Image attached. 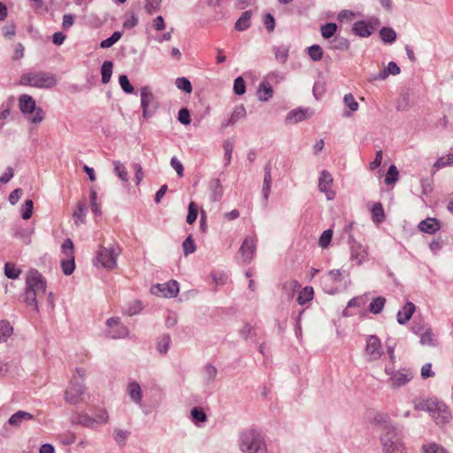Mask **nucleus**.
<instances>
[{
    "label": "nucleus",
    "instance_id": "obj_6",
    "mask_svg": "<svg viewBox=\"0 0 453 453\" xmlns=\"http://www.w3.org/2000/svg\"><path fill=\"white\" fill-rule=\"evenodd\" d=\"M241 449L243 452L257 453L264 445L263 440L255 430H249L242 434Z\"/></svg>",
    "mask_w": 453,
    "mask_h": 453
},
{
    "label": "nucleus",
    "instance_id": "obj_20",
    "mask_svg": "<svg viewBox=\"0 0 453 453\" xmlns=\"http://www.w3.org/2000/svg\"><path fill=\"white\" fill-rule=\"evenodd\" d=\"M34 416L28 412L19 411L9 418V424L11 426H19L24 420H32Z\"/></svg>",
    "mask_w": 453,
    "mask_h": 453
},
{
    "label": "nucleus",
    "instance_id": "obj_49",
    "mask_svg": "<svg viewBox=\"0 0 453 453\" xmlns=\"http://www.w3.org/2000/svg\"><path fill=\"white\" fill-rule=\"evenodd\" d=\"M160 8V0H147L145 9L150 14H153Z\"/></svg>",
    "mask_w": 453,
    "mask_h": 453
},
{
    "label": "nucleus",
    "instance_id": "obj_22",
    "mask_svg": "<svg viewBox=\"0 0 453 453\" xmlns=\"http://www.w3.org/2000/svg\"><path fill=\"white\" fill-rule=\"evenodd\" d=\"M22 271L21 269L12 262H7L4 265V274L7 278L16 280L19 277Z\"/></svg>",
    "mask_w": 453,
    "mask_h": 453
},
{
    "label": "nucleus",
    "instance_id": "obj_37",
    "mask_svg": "<svg viewBox=\"0 0 453 453\" xmlns=\"http://www.w3.org/2000/svg\"><path fill=\"white\" fill-rule=\"evenodd\" d=\"M308 55L313 61H319L323 58V50L319 45L314 44L308 48Z\"/></svg>",
    "mask_w": 453,
    "mask_h": 453
},
{
    "label": "nucleus",
    "instance_id": "obj_50",
    "mask_svg": "<svg viewBox=\"0 0 453 453\" xmlns=\"http://www.w3.org/2000/svg\"><path fill=\"white\" fill-rule=\"evenodd\" d=\"M119 84L125 92L132 93L134 91V88L130 84L128 78L126 75L119 76Z\"/></svg>",
    "mask_w": 453,
    "mask_h": 453
},
{
    "label": "nucleus",
    "instance_id": "obj_40",
    "mask_svg": "<svg viewBox=\"0 0 453 453\" xmlns=\"http://www.w3.org/2000/svg\"><path fill=\"white\" fill-rule=\"evenodd\" d=\"M175 85L179 89L183 90L188 94L192 92L193 88L191 82L185 77L176 79Z\"/></svg>",
    "mask_w": 453,
    "mask_h": 453
},
{
    "label": "nucleus",
    "instance_id": "obj_48",
    "mask_svg": "<svg viewBox=\"0 0 453 453\" xmlns=\"http://www.w3.org/2000/svg\"><path fill=\"white\" fill-rule=\"evenodd\" d=\"M343 101H344V104L351 111H355L358 109V104L357 102L355 100L353 95L351 94H348V95H345L344 98H343Z\"/></svg>",
    "mask_w": 453,
    "mask_h": 453
},
{
    "label": "nucleus",
    "instance_id": "obj_12",
    "mask_svg": "<svg viewBox=\"0 0 453 453\" xmlns=\"http://www.w3.org/2000/svg\"><path fill=\"white\" fill-rule=\"evenodd\" d=\"M108 334L112 338H120L127 333V328L120 323L119 318H111L107 320Z\"/></svg>",
    "mask_w": 453,
    "mask_h": 453
},
{
    "label": "nucleus",
    "instance_id": "obj_56",
    "mask_svg": "<svg viewBox=\"0 0 453 453\" xmlns=\"http://www.w3.org/2000/svg\"><path fill=\"white\" fill-rule=\"evenodd\" d=\"M169 339L168 338H162L160 339L157 343V350L162 353V354H165L166 353L168 348H169Z\"/></svg>",
    "mask_w": 453,
    "mask_h": 453
},
{
    "label": "nucleus",
    "instance_id": "obj_10",
    "mask_svg": "<svg viewBox=\"0 0 453 453\" xmlns=\"http://www.w3.org/2000/svg\"><path fill=\"white\" fill-rule=\"evenodd\" d=\"M379 27L377 20H361L354 24V32L362 37L371 35Z\"/></svg>",
    "mask_w": 453,
    "mask_h": 453
},
{
    "label": "nucleus",
    "instance_id": "obj_42",
    "mask_svg": "<svg viewBox=\"0 0 453 453\" xmlns=\"http://www.w3.org/2000/svg\"><path fill=\"white\" fill-rule=\"evenodd\" d=\"M380 349V342L376 337H370L367 341L366 352L370 355L375 354Z\"/></svg>",
    "mask_w": 453,
    "mask_h": 453
},
{
    "label": "nucleus",
    "instance_id": "obj_58",
    "mask_svg": "<svg viewBox=\"0 0 453 453\" xmlns=\"http://www.w3.org/2000/svg\"><path fill=\"white\" fill-rule=\"evenodd\" d=\"M366 303V301L362 296H357L351 299L348 303V308L351 307H363Z\"/></svg>",
    "mask_w": 453,
    "mask_h": 453
},
{
    "label": "nucleus",
    "instance_id": "obj_44",
    "mask_svg": "<svg viewBox=\"0 0 453 453\" xmlns=\"http://www.w3.org/2000/svg\"><path fill=\"white\" fill-rule=\"evenodd\" d=\"M234 91L238 96H242L245 93L246 83L242 77H238L234 80Z\"/></svg>",
    "mask_w": 453,
    "mask_h": 453
},
{
    "label": "nucleus",
    "instance_id": "obj_4",
    "mask_svg": "<svg viewBox=\"0 0 453 453\" xmlns=\"http://www.w3.org/2000/svg\"><path fill=\"white\" fill-rule=\"evenodd\" d=\"M121 253V248L119 246L102 247L96 257L97 262L104 268L114 269L117 265V257Z\"/></svg>",
    "mask_w": 453,
    "mask_h": 453
},
{
    "label": "nucleus",
    "instance_id": "obj_51",
    "mask_svg": "<svg viewBox=\"0 0 453 453\" xmlns=\"http://www.w3.org/2000/svg\"><path fill=\"white\" fill-rule=\"evenodd\" d=\"M23 56H24V47L20 43L14 45V47L12 49V58L13 60H19L21 58H23Z\"/></svg>",
    "mask_w": 453,
    "mask_h": 453
},
{
    "label": "nucleus",
    "instance_id": "obj_1",
    "mask_svg": "<svg viewBox=\"0 0 453 453\" xmlns=\"http://www.w3.org/2000/svg\"><path fill=\"white\" fill-rule=\"evenodd\" d=\"M46 292V281L36 270H30L26 275V298L31 304L36 305V298Z\"/></svg>",
    "mask_w": 453,
    "mask_h": 453
},
{
    "label": "nucleus",
    "instance_id": "obj_28",
    "mask_svg": "<svg viewBox=\"0 0 453 453\" xmlns=\"http://www.w3.org/2000/svg\"><path fill=\"white\" fill-rule=\"evenodd\" d=\"M337 30V25L332 22L323 25L320 28L321 35L324 39L332 38L336 34Z\"/></svg>",
    "mask_w": 453,
    "mask_h": 453
},
{
    "label": "nucleus",
    "instance_id": "obj_26",
    "mask_svg": "<svg viewBox=\"0 0 453 453\" xmlns=\"http://www.w3.org/2000/svg\"><path fill=\"white\" fill-rule=\"evenodd\" d=\"M314 296V291L311 287L303 288L298 294L297 302L299 304L303 305L311 301Z\"/></svg>",
    "mask_w": 453,
    "mask_h": 453
},
{
    "label": "nucleus",
    "instance_id": "obj_53",
    "mask_svg": "<svg viewBox=\"0 0 453 453\" xmlns=\"http://www.w3.org/2000/svg\"><path fill=\"white\" fill-rule=\"evenodd\" d=\"M90 198V203H91V209L94 211V213L98 214L100 213V206L97 203V196L95 190H91L89 194Z\"/></svg>",
    "mask_w": 453,
    "mask_h": 453
},
{
    "label": "nucleus",
    "instance_id": "obj_2",
    "mask_svg": "<svg viewBox=\"0 0 453 453\" xmlns=\"http://www.w3.org/2000/svg\"><path fill=\"white\" fill-rule=\"evenodd\" d=\"M19 85L37 88H50L56 85V79L52 74L47 73L28 72L20 76Z\"/></svg>",
    "mask_w": 453,
    "mask_h": 453
},
{
    "label": "nucleus",
    "instance_id": "obj_59",
    "mask_svg": "<svg viewBox=\"0 0 453 453\" xmlns=\"http://www.w3.org/2000/svg\"><path fill=\"white\" fill-rule=\"evenodd\" d=\"M434 376V372L432 371V365L426 364L421 368V377L423 379H427Z\"/></svg>",
    "mask_w": 453,
    "mask_h": 453
},
{
    "label": "nucleus",
    "instance_id": "obj_13",
    "mask_svg": "<svg viewBox=\"0 0 453 453\" xmlns=\"http://www.w3.org/2000/svg\"><path fill=\"white\" fill-rule=\"evenodd\" d=\"M438 401L436 398H417L413 401V404L416 410L427 411L431 414L434 408H436Z\"/></svg>",
    "mask_w": 453,
    "mask_h": 453
},
{
    "label": "nucleus",
    "instance_id": "obj_46",
    "mask_svg": "<svg viewBox=\"0 0 453 453\" xmlns=\"http://www.w3.org/2000/svg\"><path fill=\"white\" fill-rule=\"evenodd\" d=\"M185 256L193 253L196 250V244L191 235H189L182 244Z\"/></svg>",
    "mask_w": 453,
    "mask_h": 453
},
{
    "label": "nucleus",
    "instance_id": "obj_43",
    "mask_svg": "<svg viewBox=\"0 0 453 453\" xmlns=\"http://www.w3.org/2000/svg\"><path fill=\"white\" fill-rule=\"evenodd\" d=\"M120 38H121V33L114 32L111 37L101 42L100 47L104 48V49L110 48L115 42H117Z\"/></svg>",
    "mask_w": 453,
    "mask_h": 453
},
{
    "label": "nucleus",
    "instance_id": "obj_35",
    "mask_svg": "<svg viewBox=\"0 0 453 453\" xmlns=\"http://www.w3.org/2000/svg\"><path fill=\"white\" fill-rule=\"evenodd\" d=\"M396 180V167L392 165L386 173L384 181L389 189H392Z\"/></svg>",
    "mask_w": 453,
    "mask_h": 453
},
{
    "label": "nucleus",
    "instance_id": "obj_3",
    "mask_svg": "<svg viewBox=\"0 0 453 453\" xmlns=\"http://www.w3.org/2000/svg\"><path fill=\"white\" fill-rule=\"evenodd\" d=\"M19 107L22 113L32 114L30 120L35 123H40L44 119V112L42 108L36 107L35 100L27 94H23L19 97Z\"/></svg>",
    "mask_w": 453,
    "mask_h": 453
},
{
    "label": "nucleus",
    "instance_id": "obj_41",
    "mask_svg": "<svg viewBox=\"0 0 453 453\" xmlns=\"http://www.w3.org/2000/svg\"><path fill=\"white\" fill-rule=\"evenodd\" d=\"M245 115H246V111L242 105L236 107L234 110V111L232 112L228 122L230 124H234L238 120L243 119L245 117Z\"/></svg>",
    "mask_w": 453,
    "mask_h": 453
},
{
    "label": "nucleus",
    "instance_id": "obj_55",
    "mask_svg": "<svg viewBox=\"0 0 453 453\" xmlns=\"http://www.w3.org/2000/svg\"><path fill=\"white\" fill-rule=\"evenodd\" d=\"M171 165L176 171V173L179 175V177H182L183 176V174H184L183 165L176 157H173L171 159Z\"/></svg>",
    "mask_w": 453,
    "mask_h": 453
},
{
    "label": "nucleus",
    "instance_id": "obj_38",
    "mask_svg": "<svg viewBox=\"0 0 453 453\" xmlns=\"http://www.w3.org/2000/svg\"><path fill=\"white\" fill-rule=\"evenodd\" d=\"M85 203H79L73 211V217L76 224L82 223L85 218Z\"/></svg>",
    "mask_w": 453,
    "mask_h": 453
},
{
    "label": "nucleus",
    "instance_id": "obj_63",
    "mask_svg": "<svg viewBox=\"0 0 453 453\" xmlns=\"http://www.w3.org/2000/svg\"><path fill=\"white\" fill-rule=\"evenodd\" d=\"M264 23L268 31L272 32L274 29L275 21L271 14H266L264 19Z\"/></svg>",
    "mask_w": 453,
    "mask_h": 453
},
{
    "label": "nucleus",
    "instance_id": "obj_16",
    "mask_svg": "<svg viewBox=\"0 0 453 453\" xmlns=\"http://www.w3.org/2000/svg\"><path fill=\"white\" fill-rule=\"evenodd\" d=\"M416 310V306L411 302H406L401 311H398V324H405L409 321Z\"/></svg>",
    "mask_w": 453,
    "mask_h": 453
},
{
    "label": "nucleus",
    "instance_id": "obj_61",
    "mask_svg": "<svg viewBox=\"0 0 453 453\" xmlns=\"http://www.w3.org/2000/svg\"><path fill=\"white\" fill-rule=\"evenodd\" d=\"M137 23H138L137 18L134 14H131L124 21L123 27L125 28H128L129 29V28H133L134 27H135L137 25Z\"/></svg>",
    "mask_w": 453,
    "mask_h": 453
},
{
    "label": "nucleus",
    "instance_id": "obj_21",
    "mask_svg": "<svg viewBox=\"0 0 453 453\" xmlns=\"http://www.w3.org/2000/svg\"><path fill=\"white\" fill-rule=\"evenodd\" d=\"M273 90L269 82H262L257 89V96L261 101H268L272 98Z\"/></svg>",
    "mask_w": 453,
    "mask_h": 453
},
{
    "label": "nucleus",
    "instance_id": "obj_18",
    "mask_svg": "<svg viewBox=\"0 0 453 453\" xmlns=\"http://www.w3.org/2000/svg\"><path fill=\"white\" fill-rule=\"evenodd\" d=\"M84 390L81 387L72 386L65 392V398L71 403H76L81 400Z\"/></svg>",
    "mask_w": 453,
    "mask_h": 453
},
{
    "label": "nucleus",
    "instance_id": "obj_11",
    "mask_svg": "<svg viewBox=\"0 0 453 453\" xmlns=\"http://www.w3.org/2000/svg\"><path fill=\"white\" fill-rule=\"evenodd\" d=\"M319 189L326 195L328 199H333L335 196V192L333 189V177L332 175L323 171L319 178Z\"/></svg>",
    "mask_w": 453,
    "mask_h": 453
},
{
    "label": "nucleus",
    "instance_id": "obj_5",
    "mask_svg": "<svg viewBox=\"0 0 453 453\" xmlns=\"http://www.w3.org/2000/svg\"><path fill=\"white\" fill-rule=\"evenodd\" d=\"M61 253L64 257L61 260V267L65 274L70 275L75 269L74 244L71 239H66L61 245Z\"/></svg>",
    "mask_w": 453,
    "mask_h": 453
},
{
    "label": "nucleus",
    "instance_id": "obj_64",
    "mask_svg": "<svg viewBox=\"0 0 453 453\" xmlns=\"http://www.w3.org/2000/svg\"><path fill=\"white\" fill-rule=\"evenodd\" d=\"M74 23V17L72 14H65L63 17L62 27L64 29H68Z\"/></svg>",
    "mask_w": 453,
    "mask_h": 453
},
{
    "label": "nucleus",
    "instance_id": "obj_30",
    "mask_svg": "<svg viewBox=\"0 0 453 453\" xmlns=\"http://www.w3.org/2000/svg\"><path fill=\"white\" fill-rule=\"evenodd\" d=\"M191 418H192L193 422L196 425H199L200 423H203L207 419V416H206L205 411H203V408H200V407H195L191 411Z\"/></svg>",
    "mask_w": 453,
    "mask_h": 453
},
{
    "label": "nucleus",
    "instance_id": "obj_27",
    "mask_svg": "<svg viewBox=\"0 0 453 453\" xmlns=\"http://www.w3.org/2000/svg\"><path fill=\"white\" fill-rule=\"evenodd\" d=\"M113 64L111 61H104L101 67L102 82L107 84L112 74Z\"/></svg>",
    "mask_w": 453,
    "mask_h": 453
},
{
    "label": "nucleus",
    "instance_id": "obj_23",
    "mask_svg": "<svg viewBox=\"0 0 453 453\" xmlns=\"http://www.w3.org/2000/svg\"><path fill=\"white\" fill-rule=\"evenodd\" d=\"M351 257L357 261V264L360 265L367 259L368 252L362 246L356 245L352 248Z\"/></svg>",
    "mask_w": 453,
    "mask_h": 453
},
{
    "label": "nucleus",
    "instance_id": "obj_9",
    "mask_svg": "<svg viewBox=\"0 0 453 453\" xmlns=\"http://www.w3.org/2000/svg\"><path fill=\"white\" fill-rule=\"evenodd\" d=\"M430 415L439 426H443L451 419V414L448 406L440 401L437 402L436 408H434Z\"/></svg>",
    "mask_w": 453,
    "mask_h": 453
},
{
    "label": "nucleus",
    "instance_id": "obj_36",
    "mask_svg": "<svg viewBox=\"0 0 453 453\" xmlns=\"http://www.w3.org/2000/svg\"><path fill=\"white\" fill-rule=\"evenodd\" d=\"M34 211V203L32 200L28 199L25 201L24 204L21 207V217L23 219L27 220L33 215Z\"/></svg>",
    "mask_w": 453,
    "mask_h": 453
},
{
    "label": "nucleus",
    "instance_id": "obj_54",
    "mask_svg": "<svg viewBox=\"0 0 453 453\" xmlns=\"http://www.w3.org/2000/svg\"><path fill=\"white\" fill-rule=\"evenodd\" d=\"M403 101L398 103V110H407L411 106V96L408 92L402 94Z\"/></svg>",
    "mask_w": 453,
    "mask_h": 453
},
{
    "label": "nucleus",
    "instance_id": "obj_19",
    "mask_svg": "<svg viewBox=\"0 0 453 453\" xmlns=\"http://www.w3.org/2000/svg\"><path fill=\"white\" fill-rule=\"evenodd\" d=\"M308 112L303 109H296L291 111L287 116V121L290 124H295L306 119Z\"/></svg>",
    "mask_w": 453,
    "mask_h": 453
},
{
    "label": "nucleus",
    "instance_id": "obj_31",
    "mask_svg": "<svg viewBox=\"0 0 453 453\" xmlns=\"http://www.w3.org/2000/svg\"><path fill=\"white\" fill-rule=\"evenodd\" d=\"M199 211V206L195 202H190L188 204V211L187 215V222L189 225H192L196 222Z\"/></svg>",
    "mask_w": 453,
    "mask_h": 453
},
{
    "label": "nucleus",
    "instance_id": "obj_57",
    "mask_svg": "<svg viewBox=\"0 0 453 453\" xmlns=\"http://www.w3.org/2000/svg\"><path fill=\"white\" fill-rule=\"evenodd\" d=\"M412 378V374L409 371H405L404 372H398V387L404 385Z\"/></svg>",
    "mask_w": 453,
    "mask_h": 453
},
{
    "label": "nucleus",
    "instance_id": "obj_29",
    "mask_svg": "<svg viewBox=\"0 0 453 453\" xmlns=\"http://www.w3.org/2000/svg\"><path fill=\"white\" fill-rule=\"evenodd\" d=\"M385 303L386 299L384 297L379 296L373 298L369 304V311L373 314H379L384 308Z\"/></svg>",
    "mask_w": 453,
    "mask_h": 453
},
{
    "label": "nucleus",
    "instance_id": "obj_24",
    "mask_svg": "<svg viewBox=\"0 0 453 453\" xmlns=\"http://www.w3.org/2000/svg\"><path fill=\"white\" fill-rule=\"evenodd\" d=\"M13 334V327L6 320L0 321V342H4Z\"/></svg>",
    "mask_w": 453,
    "mask_h": 453
},
{
    "label": "nucleus",
    "instance_id": "obj_14",
    "mask_svg": "<svg viewBox=\"0 0 453 453\" xmlns=\"http://www.w3.org/2000/svg\"><path fill=\"white\" fill-rule=\"evenodd\" d=\"M142 97V107L143 111V116L147 117L150 113V108L155 103V98L153 94L147 88H143L141 91Z\"/></svg>",
    "mask_w": 453,
    "mask_h": 453
},
{
    "label": "nucleus",
    "instance_id": "obj_45",
    "mask_svg": "<svg viewBox=\"0 0 453 453\" xmlns=\"http://www.w3.org/2000/svg\"><path fill=\"white\" fill-rule=\"evenodd\" d=\"M381 39L385 42H393L395 39V33L391 28H382L380 32Z\"/></svg>",
    "mask_w": 453,
    "mask_h": 453
},
{
    "label": "nucleus",
    "instance_id": "obj_15",
    "mask_svg": "<svg viewBox=\"0 0 453 453\" xmlns=\"http://www.w3.org/2000/svg\"><path fill=\"white\" fill-rule=\"evenodd\" d=\"M421 232L433 234L440 229V223L436 219L427 218L418 224Z\"/></svg>",
    "mask_w": 453,
    "mask_h": 453
},
{
    "label": "nucleus",
    "instance_id": "obj_47",
    "mask_svg": "<svg viewBox=\"0 0 453 453\" xmlns=\"http://www.w3.org/2000/svg\"><path fill=\"white\" fill-rule=\"evenodd\" d=\"M178 120L183 125H189L191 122V118L189 114V111L187 108H182L179 111L178 113Z\"/></svg>",
    "mask_w": 453,
    "mask_h": 453
},
{
    "label": "nucleus",
    "instance_id": "obj_25",
    "mask_svg": "<svg viewBox=\"0 0 453 453\" xmlns=\"http://www.w3.org/2000/svg\"><path fill=\"white\" fill-rule=\"evenodd\" d=\"M372 220L375 223H380L385 219L384 209L380 203H375L371 208Z\"/></svg>",
    "mask_w": 453,
    "mask_h": 453
},
{
    "label": "nucleus",
    "instance_id": "obj_52",
    "mask_svg": "<svg viewBox=\"0 0 453 453\" xmlns=\"http://www.w3.org/2000/svg\"><path fill=\"white\" fill-rule=\"evenodd\" d=\"M396 73V64L394 62H390L388 64V69H385L380 73V79H386L389 74H395Z\"/></svg>",
    "mask_w": 453,
    "mask_h": 453
},
{
    "label": "nucleus",
    "instance_id": "obj_32",
    "mask_svg": "<svg viewBox=\"0 0 453 453\" xmlns=\"http://www.w3.org/2000/svg\"><path fill=\"white\" fill-rule=\"evenodd\" d=\"M420 343L422 345H428L432 347H434L436 345L434 334L430 328L426 329V332L421 334Z\"/></svg>",
    "mask_w": 453,
    "mask_h": 453
},
{
    "label": "nucleus",
    "instance_id": "obj_62",
    "mask_svg": "<svg viewBox=\"0 0 453 453\" xmlns=\"http://www.w3.org/2000/svg\"><path fill=\"white\" fill-rule=\"evenodd\" d=\"M22 196V189L16 188L9 196V201L12 204H15Z\"/></svg>",
    "mask_w": 453,
    "mask_h": 453
},
{
    "label": "nucleus",
    "instance_id": "obj_7",
    "mask_svg": "<svg viewBox=\"0 0 453 453\" xmlns=\"http://www.w3.org/2000/svg\"><path fill=\"white\" fill-rule=\"evenodd\" d=\"M179 284L176 280H170L165 283L157 284L151 288L153 295L158 297L172 298L179 293Z\"/></svg>",
    "mask_w": 453,
    "mask_h": 453
},
{
    "label": "nucleus",
    "instance_id": "obj_60",
    "mask_svg": "<svg viewBox=\"0 0 453 453\" xmlns=\"http://www.w3.org/2000/svg\"><path fill=\"white\" fill-rule=\"evenodd\" d=\"M448 165H451V164H450V161H449V159L447 158V156L446 157H441L434 164V168L435 170H439V169H441L442 167H445V166H448Z\"/></svg>",
    "mask_w": 453,
    "mask_h": 453
},
{
    "label": "nucleus",
    "instance_id": "obj_33",
    "mask_svg": "<svg viewBox=\"0 0 453 453\" xmlns=\"http://www.w3.org/2000/svg\"><path fill=\"white\" fill-rule=\"evenodd\" d=\"M128 393L134 401L140 402L142 400V389L138 383H130L128 385Z\"/></svg>",
    "mask_w": 453,
    "mask_h": 453
},
{
    "label": "nucleus",
    "instance_id": "obj_39",
    "mask_svg": "<svg viewBox=\"0 0 453 453\" xmlns=\"http://www.w3.org/2000/svg\"><path fill=\"white\" fill-rule=\"evenodd\" d=\"M422 453H447V451L442 446L432 442L422 447Z\"/></svg>",
    "mask_w": 453,
    "mask_h": 453
},
{
    "label": "nucleus",
    "instance_id": "obj_17",
    "mask_svg": "<svg viewBox=\"0 0 453 453\" xmlns=\"http://www.w3.org/2000/svg\"><path fill=\"white\" fill-rule=\"evenodd\" d=\"M252 12L246 11L234 24V28L237 31H244L250 27L251 24Z\"/></svg>",
    "mask_w": 453,
    "mask_h": 453
},
{
    "label": "nucleus",
    "instance_id": "obj_34",
    "mask_svg": "<svg viewBox=\"0 0 453 453\" xmlns=\"http://www.w3.org/2000/svg\"><path fill=\"white\" fill-rule=\"evenodd\" d=\"M332 238H333V230L332 229H327V230H325L321 235L319 236V245L322 248V249H326L329 247L331 242H332Z\"/></svg>",
    "mask_w": 453,
    "mask_h": 453
},
{
    "label": "nucleus",
    "instance_id": "obj_8",
    "mask_svg": "<svg viewBox=\"0 0 453 453\" xmlns=\"http://www.w3.org/2000/svg\"><path fill=\"white\" fill-rule=\"evenodd\" d=\"M257 240L255 234L247 235L244 238L239 249V253L244 261L249 262L254 257L257 248Z\"/></svg>",
    "mask_w": 453,
    "mask_h": 453
}]
</instances>
